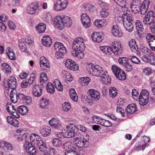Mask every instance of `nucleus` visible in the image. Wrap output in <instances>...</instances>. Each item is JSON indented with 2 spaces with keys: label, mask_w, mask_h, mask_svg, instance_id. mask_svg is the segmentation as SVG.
<instances>
[{
  "label": "nucleus",
  "mask_w": 155,
  "mask_h": 155,
  "mask_svg": "<svg viewBox=\"0 0 155 155\" xmlns=\"http://www.w3.org/2000/svg\"><path fill=\"white\" fill-rule=\"evenodd\" d=\"M16 135L18 136L17 139L19 141H26L25 145V149L28 153L30 155H35L36 154V150L35 147L30 142H27L28 134L24 130H17L16 131Z\"/></svg>",
  "instance_id": "f257e3e1"
},
{
  "label": "nucleus",
  "mask_w": 155,
  "mask_h": 155,
  "mask_svg": "<svg viewBox=\"0 0 155 155\" xmlns=\"http://www.w3.org/2000/svg\"><path fill=\"white\" fill-rule=\"evenodd\" d=\"M72 48L74 50L72 54L74 57L79 59L83 58V51L85 49V46L82 38H78L74 40L72 43Z\"/></svg>",
  "instance_id": "f03ea898"
},
{
  "label": "nucleus",
  "mask_w": 155,
  "mask_h": 155,
  "mask_svg": "<svg viewBox=\"0 0 155 155\" xmlns=\"http://www.w3.org/2000/svg\"><path fill=\"white\" fill-rule=\"evenodd\" d=\"M72 24L70 18L65 15L57 16L54 21V24L55 27L60 30L63 29L64 26L68 28L70 27Z\"/></svg>",
  "instance_id": "7ed1b4c3"
},
{
  "label": "nucleus",
  "mask_w": 155,
  "mask_h": 155,
  "mask_svg": "<svg viewBox=\"0 0 155 155\" xmlns=\"http://www.w3.org/2000/svg\"><path fill=\"white\" fill-rule=\"evenodd\" d=\"M122 18L124 28L129 32H131L133 29V23L136 21L134 17L132 15H125L124 13Z\"/></svg>",
  "instance_id": "20e7f679"
},
{
  "label": "nucleus",
  "mask_w": 155,
  "mask_h": 155,
  "mask_svg": "<svg viewBox=\"0 0 155 155\" xmlns=\"http://www.w3.org/2000/svg\"><path fill=\"white\" fill-rule=\"evenodd\" d=\"M87 71L90 74L94 76L101 77L105 75V73L101 66L98 65H94L90 64L87 68Z\"/></svg>",
  "instance_id": "39448f33"
},
{
  "label": "nucleus",
  "mask_w": 155,
  "mask_h": 155,
  "mask_svg": "<svg viewBox=\"0 0 155 155\" xmlns=\"http://www.w3.org/2000/svg\"><path fill=\"white\" fill-rule=\"evenodd\" d=\"M154 15L153 12L152 11L148 12L143 18V22L145 25L150 28L155 25V21H154Z\"/></svg>",
  "instance_id": "423d86ee"
},
{
  "label": "nucleus",
  "mask_w": 155,
  "mask_h": 155,
  "mask_svg": "<svg viewBox=\"0 0 155 155\" xmlns=\"http://www.w3.org/2000/svg\"><path fill=\"white\" fill-rule=\"evenodd\" d=\"M66 130H64L61 133L62 136L67 138H71L75 135L74 132L75 127L74 125L72 124L67 125L66 126Z\"/></svg>",
  "instance_id": "0eeeda50"
},
{
  "label": "nucleus",
  "mask_w": 155,
  "mask_h": 155,
  "mask_svg": "<svg viewBox=\"0 0 155 155\" xmlns=\"http://www.w3.org/2000/svg\"><path fill=\"white\" fill-rule=\"evenodd\" d=\"M149 93L146 90L143 89L141 92L139 96V102L142 106L146 105L149 101Z\"/></svg>",
  "instance_id": "6e6552de"
},
{
  "label": "nucleus",
  "mask_w": 155,
  "mask_h": 155,
  "mask_svg": "<svg viewBox=\"0 0 155 155\" xmlns=\"http://www.w3.org/2000/svg\"><path fill=\"white\" fill-rule=\"evenodd\" d=\"M142 59L145 62H147L151 64L155 65V57L153 53H150L147 51L145 52L144 54L142 57Z\"/></svg>",
  "instance_id": "1a4fd4ad"
},
{
  "label": "nucleus",
  "mask_w": 155,
  "mask_h": 155,
  "mask_svg": "<svg viewBox=\"0 0 155 155\" xmlns=\"http://www.w3.org/2000/svg\"><path fill=\"white\" fill-rule=\"evenodd\" d=\"M68 5L66 0H57L54 4V9L57 11L62 10L67 7Z\"/></svg>",
  "instance_id": "9d476101"
},
{
  "label": "nucleus",
  "mask_w": 155,
  "mask_h": 155,
  "mask_svg": "<svg viewBox=\"0 0 155 155\" xmlns=\"http://www.w3.org/2000/svg\"><path fill=\"white\" fill-rule=\"evenodd\" d=\"M88 138L83 137H76L74 139V141L77 146L80 148L87 147L88 145Z\"/></svg>",
  "instance_id": "9b49d317"
},
{
  "label": "nucleus",
  "mask_w": 155,
  "mask_h": 155,
  "mask_svg": "<svg viewBox=\"0 0 155 155\" xmlns=\"http://www.w3.org/2000/svg\"><path fill=\"white\" fill-rule=\"evenodd\" d=\"M107 52L110 53L112 51L116 55L119 54H121L122 53L123 49V46H121V44L119 42L117 43L116 46H114L112 48L107 46Z\"/></svg>",
  "instance_id": "f8f14e48"
},
{
  "label": "nucleus",
  "mask_w": 155,
  "mask_h": 155,
  "mask_svg": "<svg viewBox=\"0 0 155 155\" xmlns=\"http://www.w3.org/2000/svg\"><path fill=\"white\" fill-rule=\"evenodd\" d=\"M100 5L102 9L100 12V15L102 17L106 18L109 15L108 9L109 7L107 4L105 3H102Z\"/></svg>",
  "instance_id": "ddd939ff"
},
{
  "label": "nucleus",
  "mask_w": 155,
  "mask_h": 155,
  "mask_svg": "<svg viewBox=\"0 0 155 155\" xmlns=\"http://www.w3.org/2000/svg\"><path fill=\"white\" fill-rule=\"evenodd\" d=\"M66 67L70 70L76 71L79 69L78 65L72 60L67 59L65 63Z\"/></svg>",
  "instance_id": "4468645a"
},
{
  "label": "nucleus",
  "mask_w": 155,
  "mask_h": 155,
  "mask_svg": "<svg viewBox=\"0 0 155 155\" xmlns=\"http://www.w3.org/2000/svg\"><path fill=\"white\" fill-rule=\"evenodd\" d=\"M41 7L39 6L37 3H32L27 8L28 13L29 14H33L35 12H38Z\"/></svg>",
  "instance_id": "2eb2a0df"
},
{
  "label": "nucleus",
  "mask_w": 155,
  "mask_h": 155,
  "mask_svg": "<svg viewBox=\"0 0 155 155\" xmlns=\"http://www.w3.org/2000/svg\"><path fill=\"white\" fill-rule=\"evenodd\" d=\"M81 17L83 25L87 28L89 27L91 25V20L87 14L83 13L81 16Z\"/></svg>",
  "instance_id": "dca6fc26"
},
{
  "label": "nucleus",
  "mask_w": 155,
  "mask_h": 155,
  "mask_svg": "<svg viewBox=\"0 0 155 155\" xmlns=\"http://www.w3.org/2000/svg\"><path fill=\"white\" fill-rule=\"evenodd\" d=\"M88 94L90 95L94 101H97L100 97L99 93L96 90L94 89H90L89 90Z\"/></svg>",
  "instance_id": "f3484780"
},
{
  "label": "nucleus",
  "mask_w": 155,
  "mask_h": 155,
  "mask_svg": "<svg viewBox=\"0 0 155 155\" xmlns=\"http://www.w3.org/2000/svg\"><path fill=\"white\" fill-rule=\"evenodd\" d=\"M150 2L149 0H144L141 5L140 8V12L141 15H144L146 13Z\"/></svg>",
  "instance_id": "a211bd4d"
},
{
  "label": "nucleus",
  "mask_w": 155,
  "mask_h": 155,
  "mask_svg": "<svg viewBox=\"0 0 155 155\" xmlns=\"http://www.w3.org/2000/svg\"><path fill=\"white\" fill-rule=\"evenodd\" d=\"M91 38L94 41L99 43L104 39V35L101 32H94L91 35Z\"/></svg>",
  "instance_id": "6ab92c4d"
},
{
  "label": "nucleus",
  "mask_w": 155,
  "mask_h": 155,
  "mask_svg": "<svg viewBox=\"0 0 155 155\" xmlns=\"http://www.w3.org/2000/svg\"><path fill=\"white\" fill-rule=\"evenodd\" d=\"M43 90L39 85L35 84L32 88V94L33 96L39 97L42 94Z\"/></svg>",
  "instance_id": "aec40b11"
},
{
  "label": "nucleus",
  "mask_w": 155,
  "mask_h": 155,
  "mask_svg": "<svg viewBox=\"0 0 155 155\" xmlns=\"http://www.w3.org/2000/svg\"><path fill=\"white\" fill-rule=\"evenodd\" d=\"M111 32L112 34L115 36L121 37L123 35L121 29L117 25H113L112 28Z\"/></svg>",
  "instance_id": "412c9836"
},
{
  "label": "nucleus",
  "mask_w": 155,
  "mask_h": 155,
  "mask_svg": "<svg viewBox=\"0 0 155 155\" xmlns=\"http://www.w3.org/2000/svg\"><path fill=\"white\" fill-rule=\"evenodd\" d=\"M8 87L14 90L16 87V81L15 78L13 76L10 77L7 81Z\"/></svg>",
  "instance_id": "4be33fe9"
},
{
  "label": "nucleus",
  "mask_w": 155,
  "mask_h": 155,
  "mask_svg": "<svg viewBox=\"0 0 155 155\" xmlns=\"http://www.w3.org/2000/svg\"><path fill=\"white\" fill-rule=\"evenodd\" d=\"M42 44L47 47H50L52 44V40L51 37L48 35L44 36L41 41Z\"/></svg>",
  "instance_id": "5701e85b"
},
{
  "label": "nucleus",
  "mask_w": 155,
  "mask_h": 155,
  "mask_svg": "<svg viewBox=\"0 0 155 155\" xmlns=\"http://www.w3.org/2000/svg\"><path fill=\"white\" fill-rule=\"evenodd\" d=\"M49 123L50 125L52 127L60 130L61 128V124L59 123L58 120L55 118H52L49 120Z\"/></svg>",
  "instance_id": "b1692460"
},
{
  "label": "nucleus",
  "mask_w": 155,
  "mask_h": 155,
  "mask_svg": "<svg viewBox=\"0 0 155 155\" xmlns=\"http://www.w3.org/2000/svg\"><path fill=\"white\" fill-rule=\"evenodd\" d=\"M39 64L41 67H44L46 68H50L49 63L46 58L44 56L41 57L40 59Z\"/></svg>",
  "instance_id": "393cba45"
},
{
  "label": "nucleus",
  "mask_w": 155,
  "mask_h": 155,
  "mask_svg": "<svg viewBox=\"0 0 155 155\" xmlns=\"http://www.w3.org/2000/svg\"><path fill=\"white\" fill-rule=\"evenodd\" d=\"M36 141V144L39 147V148L41 151L44 152L46 151L47 149L46 144L43 141L40 140L39 141Z\"/></svg>",
  "instance_id": "a878e982"
},
{
  "label": "nucleus",
  "mask_w": 155,
  "mask_h": 155,
  "mask_svg": "<svg viewBox=\"0 0 155 155\" xmlns=\"http://www.w3.org/2000/svg\"><path fill=\"white\" fill-rule=\"evenodd\" d=\"M51 131L50 127L48 126H46L41 130L40 133L42 136L46 137L50 134Z\"/></svg>",
  "instance_id": "bb28decb"
},
{
  "label": "nucleus",
  "mask_w": 155,
  "mask_h": 155,
  "mask_svg": "<svg viewBox=\"0 0 155 155\" xmlns=\"http://www.w3.org/2000/svg\"><path fill=\"white\" fill-rule=\"evenodd\" d=\"M7 120L8 123L14 127H17L18 126V121L11 116H7Z\"/></svg>",
  "instance_id": "cd10ccee"
},
{
  "label": "nucleus",
  "mask_w": 155,
  "mask_h": 155,
  "mask_svg": "<svg viewBox=\"0 0 155 155\" xmlns=\"http://www.w3.org/2000/svg\"><path fill=\"white\" fill-rule=\"evenodd\" d=\"M148 146L147 144L145 143H137L134 148V150L136 151L144 150L145 148Z\"/></svg>",
  "instance_id": "c85d7f7f"
},
{
  "label": "nucleus",
  "mask_w": 155,
  "mask_h": 155,
  "mask_svg": "<svg viewBox=\"0 0 155 155\" xmlns=\"http://www.w3.org/2000/svg\"><path fill=\"white\" fill-rule=\"evenodd\" d=\"M149 46L155 44V36L150 33H148L146 37Z\"/></svg>",
  "instance_id": "c756f323"
},
{
  "label": "nucleus",
  "mask_w": 155,
  "mask_h": 155,
  "mask_svg": "<svg viewBox=\"0 0 155 155\" xmlns=\"http://www.w3.org/2000/svg\"><path fill=\"white\" fill-rule=\"evenodd\" d=\"M136 104H131L127 106L125 110L128 114H133L136 111Z\"/></svg>",
  "instance_id": "7c9ffc66"
},
{
  "label": "nucleus",
  "mask_w": 155,
  "mask_h": 155,
  "mask_svg": "<svg viewBox=\"0 0 155 155\" xmlns=\"http://www.w3.org/2000/svg\"><path fill=\"white\" fill-rule=\"evenodd\" d=\"M2 69L3 72L6 73L11 72L12 69L10 66L7 63H3L1 65Z\"/></svg>",
  "instance_id": "2f4dec72"
},
{
  "label": "nucleus",
  "mask_w": 155,
  "mask_h": 155,
  "mask_svg": "<svg viewBox=\"0 0 155 155\" xmlns=\"http://www.w3.org/2000/svg\"><path fill=\"white\" fill-rule=\"evenodd\" d=\"M10 97L12 102L15 103L17 102V93L15 90H12L10 92Z\"/></svg>",
  "instance_id": "473e14b6"
},
{
  "label": "nucleus",
  "mask_w": 155,
  "mask_h": 155,
  "mask_svg": "<svg viewBox=\"0 0 155 155\" xmlns=\"http://www.w3.org/2000/svg\"><path fill=\"white\" fill-rule=\"evenodd\" d=\"M17 110L20 114L23 115L26 114L28 111L27 108L24 105L18 107L17 108Z\"/></svg>",
  "instance_id": "72a5a7b5"
},
{
  "label": "nucleus",
  "mask_w": 155,
  "mask_h": 155,
  "mask_svg": "<svg viewBox=\"0 0 155 155\" xmlns=\"http://www.w3.org/2000/svg\"><path fill=\"white\" fill-rule=\"evenodd\" d=\"M106 73H107V72L105 73L104 75H103L101 77V80L103 83L105 84H108L111 83V80L110 77L107 75Z\"/></svg>",
  "instance_id": "f704fd0d"
},
{
  "label": "nucleus",
  "mask_w": 155,
  "mask_h": 155,
  "mask_svg": "<svg viewBox=\"0 0 155 155\" xmlns=\"http://www.w3.org/2000/svg\"><path fill=\"white\" fill-rule=\"evenodd\" d=\"M128 44L132 51H137L138 48V46L136 45V41L134 39H132L129 41Z\"/></svg>",
  "instance_id": "c9c22d12"
},
{
  "label": "nucleus",
  "mask_w": 155,
  "mask_h": 155,
  "mask_svg": "<svg viewBox=\"0 0 155 155\" xmlns=\"http://www.w3.org/2000/svg\"><path fill=\"white\" fill-rule=\"evenodd\" d=\"M3 143L4 145L3 148L5 151L9 152L14 149V147L11 143L6 142Z\"/></svg>",
  "instance_id": "e433bc0d"
},
{
  "label": "nucleus",
  "mask_w": 155,
  "mask_h": 155,
  "mask_svg": "<svg viewBox=\"0 0 155 155\" xmlns=\"http://www.w3.org/2000/svg\"><path fill=\"white\" fill-rule=\"evenodd\" d=\"M70 95L71 99L74 102L78 101V97L75 91L73 88H71L70 90Z\"/></svg>",
  "instance_id": "4c0bfd02"
},
{
  "label": "nucleus",
  "mask_w": 155,
  "mask_h": 155,
  "mask_svg": "<svg viewBox=\"0 0 155 155\" xmlns=\"http://www.w3.org/2000/svg\"><path fill=\"white\" fill-rule=\"evenodd\" d=\"M54 47L56 51H61L62 50L66 49L64 45L62 43L58 42H56L55 43Z\"/></svg>",
  "instance_id": "58836bf2"
},
{
  "label": "nucleus",
  "mask_w": 155,
  "mask_h": 155,
  "mask_svg": "<svg viewBox=\"0 0 155 155\" xmlns=\"http://www.w3.org/2000/svg\"><path fill=\"white\" fill-rule=\"evenodd\" d=\"M112 70L117 78V76H119V74H120V71H123L120 68L115 65L112 66Z\"/></svg>",
  "instance_id": "ea45409f"
},
{
  "label": "nucleus",
  "mask_w": 155,
  "mask_h": 155,
  "mask_svg": "<svg viewBox=\"0 0 155 155\" xmlns=\"http://www.w3.org/2000/svg\"><path fill=\"white\" fill-rule=\"evenodd\" d=\"M46 28V26L44 24H38L36 27V30L39 33H41L44 32Z\"/></svg>",
  "instance_id": "a19ab883"
},
{
  "label": "nucleus",
  "mask_w": 155,
  "mask_h": 155,
  "mask_svg": "<svg viewBox=\"0 0 155 155\" xmlns=\"http://www.w3.org/2000/svg\"><path fill=\"white\" fill-rule=\"evenodd\" d=\"M48 100L43 97L40 101V107L42 108H47L48 107Z\"/></svg>",
  "instance_id": "79ce46f5"
},
{
  "label": "nucleus",
  "mask_w": 155,
  "mask_h": 155,
  "mask_svg": "<svg viewBox=\"0 0 155 155\" xmlns=\"http://www.w3.org/2000/svg\"><path fill=\"white\" fill-rule=\"evenodd\" d=\"M63 76L65 77L66 79L68 81H72L73 80V78L68 72L65 70L62 71Z\"/></svg>",
  "instance_id": "37998d69"
},
{
  "label": "nucleus",
  "mask_w": 155,
  "mask_h": 155,
  "mask_svg": "<svg viewBox=\"0 0 155 155\" xmlns=\"http://www.w3.org/2000/svg\"><path fill=\"white\" fill-rule=\"evenodd\" d=\"M8 51H6V54L8 57L11 60H15V53L13 51H12L10 47H8L7 48Z\"/></svg>",
  "instance_id": "c03bdc74"
},
{
  "label": "nucleus",
  "mask_w": 155,
  "mask_h": 155,
  "mask_svg": "<svg viewBox=\"0 0 155 155\" xmlns=\"http://www.w3.org/2000/svg\"><path fill=\"white\" fill-rule=\"evenodd\" d=\"M67 51L66 49L62 50L61 51H56L55 57L58 59H60L63 58V56Z\"/></svg>",
  "instance_id": "a18cd8bd"
},
{
  "label": "nucleus",
  "mask_w": 155,
  "mask_h": 155,
  "mask_svg": "<svg viewBox=\"0 0 155 155\" xmlns=\"http://www.w3.org/2000/svg\"><path fill=\"white\" fill-rule=\"evenodd\" d=\"M117 91L115 87H110L109 89V93L110 97L113 98L115 97L117 94Z\"/></svg>",
  "instance_id": "49530a36"
},
{
  "label": "nucleus",
  "mask_w": 155,
  "mask_h": 155,
  "mask_svg": "<svg viewBox=\"0 0 155 155\" xmlns=\"http://www.w3.org/2000/svg\"><path fill=\"white\" fill-rule=\"evenodd\" d=\"M54 83L55 87L57 90L60 92L62 91L63 88L61 82L58 79L56 80Z\"/></svg>",
  "instance_id": "de8ad7c7"
},
{
  "label": "nucleus",
  "mask_w": 155,
  "mask_h": 155,
  "mask_svg": "<svg viewBox=\"0 0 155 155\" xmlns=\"http://www.w3.org/2000/svg\"><path fill=\"white\" fill-rule=\"evenodd\" d=\"M47 91L49 93L53 94L55 91V89L53 84L51 83H48L47 86Z\"/></svg>",
  "instance_id": "09e8293b"
},
{
  "label": "nucleus",
  "mask_w": 155,
  "mask_h": 155,
  "mask_svg": "<svg viewBox=\"0 0 155 155\" xmlns=\"http://www.w3.org/2000/svg\"><path fill=\"white\" fill-rule=\"evenodd\" d=\"M84 7L86 11L90 12H94L95 9V8L94 5L90 4L85 5Z\"/></svg>",
  "instance_id": "8fccbe9b"
},
{
  "label": "nucleus",
  "mask_w": 155,
  "mask_h": 155,
  "mask_svg": "<svg viewBox=\"0 0 155 155\" xmlns=\"http://www.w3.org/2000/svg\"><path fill=\"white\" fill-rule=\"evenodd\" d=\"M19 47L22 51L27 53H28V51L27 50L25 42L20 41L19 43Z\"/></svg>",
  "instance_id": "3c124183"
},
{
  "label": "nucleus",
  "mask_w": 155,
  "mask_h": 155,
  "mask_svg": "<svg viewBox=\"0 0 155 155\" xmlns=\"http://www.w3.org/2000/svg\"><path fill=\"white\" fill-rule=\"evenodd\" d=\"M62 109L65 111H68L70 109L71 106L70 104L68 102H65L62 105Z\"/></svg>",
  "instance_id": "603ef678"
},
{
  "label": "nucleus",
  "mask_w": 155,
  "mask_h": 155,
  "mask_svg": "<svg viewBox=\"0 0 155 155\" xmlns=\"http://www.w3.org/2000/svg\"><path fill=\"white\" fill-rule=\"evenodd\" d=\"M115 3L120 6L122 9L123 8L126 9H127L126 8L125 0H117Z\"/></svg>",
  "instance_id": "864d4df0"
},
{
  "label": "nucleus",
  "mask_w": 155,
  "mask_h": 155,
  "mask_svg": "<svg viewBox=\"0 0 155 155\" xmlns=\"http://www.w3.org/2000/svg\"><path fill=\"white\" fill-rule=\"evenodd\" d=\"M131 10L134 14L139 13L140 12V8L137 5H132L130 6Z\"/></svg>",
  "instance_id": "5fc2aeb1"
},
{
  "label": "nucleus",
  "mask_w": 155,
  "mask_h": 155,
  "mask_svg": "<svg viewBox=\"0 0 155 155\" xmlns=\"http://www.w3.org/2000/svg\"><path fill=\"white\" fill-rule=\"evenodd\" d=\"M94 25L98 28H100L104 26L102 20L97 19L94 22Z\"/></svg>",
  "instance_id": "6e6d98bb"
},
{
  "label": "nucleus",
  "mask_w": 155,
  "mask_h": 155,
  "mask_svg": "<svg viewBox=\"0 0 155 155\" xmlns=\"http://www.w3.org/2000/svg\"><path fill=\"white\" fill-rule=\"evenodd\" d=\"M82 81L81 84L83 86H85L87 85L91 81V79L88 77H83L81 78Z\"/></svg>",
  "instance_id": "4d7b16f0"
},
{
  "label": "nucleus",
  "mask_w": 155,
  "mask_h": 155,
  "mask_svg": "<svg viewBox=\"0 0 155 155\" xmlns=\"http://www.w3.org/2000/svg\"><path fill=\"white\" fill-rule=\"evenodd\" d=\"M129 59L134 64H139L140 63V60L135 56L129 57Z\"/></svg>",
  "instance_id": "13d9d810"
},
{
  "label": "nucleus",
  "mask_w": 155,
  "mask_h": 155,
  "mask_svg": "<svg viewBox=\"0 0 155 155\" xmlns=\"http://www.w3.org/2000/svg\"><path fill=\"white\" fill-rule=\"evenodd\" d=\"M30 137L31 141L34 142L35 144H36L37 141L40 140H37L38 138L39 137L38 135L34 133L31 134Z\"/></svg>",
  "instance_id": "bf43d9fd"
},
{
  "label": "nucleus",
  "mask_w": 155,
  "mask_h": 155,
  "mask_svg": "<svg viewBox=\"0 0 155 155\" xmlns=\"http://www.w3.org/2000/svg\"><path fill=\"white\" fill-rule=\"evenodd\" d=\"M52 144L54 147H59L61 145V142L59 139L55 138L53 140L52 142Z\"/></svg>",
  "instance_id": "052dcab7"
},
{
  "label": "nucleus",
  "mask_w": 155,
  "mask_h": 155,
  "mask_svg": "<svg viewBox=\"0 0 155 155\" xmlns=\"http://www.w3.org/2000/svg\"><path fill=\"white\" fill-rule=\"evenodd\" d=\"M23 102L26 105H30L32 104L31 98L29 96H26L23 101Z\"/></svg>",
  "instance_id": "680f3d73"
},
{
  "label": "nucleus",
  "mask_w": 155,
  "mask_h": 155,
  "mask_svg": "<svg viewBox=\"0 0 155 155\" xmlns=\"http://www.w3.org/2000/svg\"><path fill=\"white\" fill-rule=\"evenodd\" d=\"M119 74V76H117V78L119 80L123 81L126 79V75L124 72L123 71H120V73Z\"/></svg>",
  "instance_id": "e2e57ef3"
},
{
  "label": "nucleus",
  "mask_w": 155,
  "mask_h": 155,
  "mask_svg": "<svg viewBox=\"0 0 155 155\" xmlns=\"http://www.w3.org/2000/svg\"><path fill=\"white\" fill-rule=\"evenodd\" d=\"M101 122V125L106 127H110L112 126V123L109 120H106L104 119Z\"/></svg>",
  "instance_id": "0e129e2a"
},
{
  "label": "nucleus",
  "mask_w": 155,
  "mask_h": 155,
  "mask_svg": "<svg viewBox=\"0 0 155 155\" xmlns=\"http://www.w3.org/2000/svg\"><path fill=\"white\" fill-rule=\"evenodd\" d=\"M123 66L126 70L128 72L130 71L133 69L132 65L130 64L128 61L126 64H124Z\"/></svg>",
  "instance_id": "69168bd1"
},
{
  "label": "nucleus",
  "mask_w": 155,
  "mask_h": 155,
  "mask_svg": "<svg viewBox=\"0 0 155 155\" xmlns=\"http://www.w3.org/2000/svg\"><path fill=\"white\" fill-rule=\"evenodd\" d=\"M6 109L7 111L9 113H11V111L15 109V108L13 105H12L11 103H8L6 106Z\"/></svg>",
  "instance_id": "338daca9"
},
{
  "label": "nucleus",
  "mask_w": 155,
  "mask_h": 155,
  "mask_svg": "<svg viewBox=\"0 0 155 155\" xmlns=\"http://www.w3.org/2000/svg\"><path fill=\"white\" fill-rule=\"evenodd\" d=\"M118 61L119 63L120 64H122L123 66L124 65V64H126L128 61L126 57H122L120 58Z\"/></svg>",
  "instance_id": "774afa93"
}]
</instances>
